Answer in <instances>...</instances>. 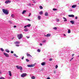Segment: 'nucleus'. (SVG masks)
<instances>
[{
    "instance_id": "44",
    "label": "nucleus",
    "mask_w": 79,
    "mask_h": 79,
    "mask_svg": "<svg viewBox=\"0 0 79 79\" xmlns=\"http://www.w3.org/2000/svg\"><path fill=\"white\" fill-rule=\"evenodd\" d=\"M54 73H56V71L54 70Z\"/></svg>"
},
{
    "instance_id": "33",
    "label": "nucleus",
    "mask_w": 79,
    "mask_h": 79,
    "mask_svg": "<svg viewBox=\"0 0 79 79\" xmlns=\"http://www.w3.org/2000/svg\"><path fill=\"white\" fill-rule=\"evenodd\" d=\"M52 60H53V59H52V58H50V59L49 60L50 61H52Z\"/></svg>"
},
{
    "instance_id": "5",
    "label": "nucleus",
    "mask_w": 79,
    "mask_h": 79,
    "mask_svg": "<svg viewBox=\"0 0 79 79\" xmlns=\"http://www.w3.org/2000/svg\"><path fill=\"white\" fill-rule=\"evenodd\" d=\"M27 76V74L26 73H24L21 75V77H25V76Z\"/></svg>"
},
{
    "instance_id": "12",
    "label": "nucleus",
    "mask_w": 79,
    "mask_h": 79,
    "mask_svg": "<svg viewBox=\"0 0 79 79\" xmlns=\"http://www.w3.org/2000/svg\"><path fill=\"white\" fill-rule=\"evenodd\" d=\"M9 75L10 76H12V75L11 74V71H9Z\"/></svg>"
},
{
    "instance_id": "45",
    "label": "nucleus",
    "mask_w": 79,
    "mask_h": 79,
    "mask_svg": "<svg viewBox=\"0 0 79 79\" xmlns=\"http://www.w3.org/2000/svg\"><path fill=\"white\" fill-rule=\"evenodd\" d=\"M45 42H46V41L45 40H44L43 41V43H44Z\"/></svg>"
},
{
    "instance_id": "55",
    "label": "nucleus",
    "mask_w": 79,
    "mask_h": 79,
    "mask_svg": "<svg viewBox=\"0 0 79 79\" xmlns=\"http://www.w3.org/2000/svg\"><path fill=\"white\" fill-rule=\"evenodd\" d=\"M70 61H72V60L71 59L70 60Z\"/></svg>"
},
{
    "instance_id": "10",
    "label": "nucleus",
    "mask_w": 79,
    "mask_h": 79,
    "mask_svg": "<svg viewBox=\"0 0 79 79\" xmlns=\"http://www.w3.org/2000/svg\"><path fill=\"white\" fill-rule=\"evenodd\" d=\"M45 35L46 36V37H50V36L51 35L50 34H47V35Z\"/></svg>"
},
{
    "instance_id": "29",
    "label": "nucleus",
    "mask_w": 79,
    "mask_h": 79,
    "mask_svg": "<svg viewBox=\"0 0 79 79\" xmlns=\"http://www.w3.org/2000/svg\"><path fill=\"white\" fill-rule=\"evenodd\" d=\"M26 61H27V62H29V59H26Z\"/></svg>"
},
{
    "instance_id": "14",
    "label": "nucleus",
    "mask_w": 79,
    "mask_h": 79,
    "mask_svg": "<svg viewBox=\"0 0 79 79\" xmlns=\"http://www.w3.org/2000/svg\"><path fill=\"white\" fill-rule=\"evenodd\" d=\"M76 6H77V5H73V6H72V7L74 8H76Z\"/></svg>"
},
{
    "instance_id": "43",
    "label": "nucleus",
    "mask_w": 79,
    "mask_h": 79,
    "mask_svg": "<svg viewBox=\"0 0 79 79\" xmlns=\"http://www.w3.org/2000/svg\"><path fill=\"white\" fill-rule=\"evenodd\" d=\"M77 16H76V17H75V19H77Z\"/></svg>"
},
{
    "instance_id": "56",
    "label": "nucleus",
    "mask_w": 79,
    "mask_h": 79,
    "mask_svg": "<svg viewBox=\"0 0 79 79\" xmlns=\"http://www.w3.org/2000/svg\"><path fill=\"white\" fill-rule=\"evenodd\" d=\"M1 73H2V72H0V74H1Z\"/></svg>"
},
{
    "instance_id": "20",
    "label": "nucleus",
    "mask_w": 79,
    "mask_h": 79,
    "mask_svg": "<svg viewBox=\"0 0 79 79\" xmlns=\"http://www.w3.org/2000/svg\"><path fill=\"white\" fill-rule=\"evenodd\" d=\"M63 19H64V21H67V20L65 18V17H64Z\"/></svg>"
},
{
    "instance_id": "26",
    "label": "nucleus",
    "mask_w": 79,
    "mask_h": 79,
    "mask_svg": "<svg viewBox=\"0 0 79 79\" xmlns=\"http://www.w3.org/2000/svg\"><path fill=\"white\" fill-rule=\"evenodd\" d=\"M68 33H71V30L69 29L68 31Z\"/></svg>"
},
{
    "instance_id": "42",
    "label": "nucleus",
    "mask_w": 79,
    "mask_h": 79,
    "mask_svg": "<svg viewBox=\"0 0 79 79\" xmlns=\"http://www.w3.org/2000/svg\"><path fill=\"white\" fill-rule=\"evenodd\" d=\"M74 56V54H73L72 55V56Z\"/></svg>"
},
{
    "instance_id": "7",
    "label": "nucleus",
    "mask_w": 79,
    "mask_h": 79,
    "mask_svg": "<svg viewBox=\"0 0 79 79\" xmlns=\"http://www.w3.org/2000/svg\"><path fill=\"white\" fill-rule=\"evenodd\" d=\"M68 16L69 17H74V15H69Z\"/></svg>"
},
{
    "instance_id": "24",
    "label": "nucleus",
    "mask_w": 79,
    "mask_h": 79,
    "mask_svg": "<svg viewBox=\"0 0 79 79\" xmlns=\"http://www.w3.org/2000/svg\"><path fill=\"white\" fill-rule=\"evenodd\" d=\"M31 24H29L28 25H27V27H31Z\"/></svg>"
},
{
    "instance_id": "50",
    "label": "nucleus",
    "mask_w": 79,
    "mask_h": 79,
    "mask_svg": "<svg viewBox=\"0 0 79 79\" xmlns=\"http://www.w3.org/2000/svg\"><path fill=\"white\" fill-rule=\"evenodd\" d=\"M50 79V77H48L47 79Z\"/></svg>"
},
{
    "instance_id": "52",
    "label": "nucleus",
    "mask_w": 79,
    "mask_h": 79,
    "mask_svg": "<svg viewBox=\"0 0 79 79\" xmlns=\"http://www.w3.org/2000/svg\"><path fill=\"white\" fill-rule=\"evenodd\" d=\"M40 45L41 46V45H42V43H40Z\"/></svg>"
},
{
    "instance_id": "8",
    "label": "nucleus",
    "mask_w": 79,
    "mask_h": 79,
    "mask_svg": "<svg viewBox=\"0 0 79 79\" xmlns=\"http://www.w3.org/2000/svg\"><path fill=\"white\" fill-rule=\"evenodd\" d=\"M10 1L9 0H7L6 1V2H5V3H6V4H8V3H10Z\"/></svg>"
},
{
    "instance_id": "31",
    "label": "nucleus",
    "mask_w": 79,
    "mask_h": 79,
    "mask_svg": "<svg viewBox=\"0 0 79 79\" xmlns=\"http://www.w3.org/2000/svg\"><path fill=\"white\" fill-rule=\"evenodd\" d=\"M31 79H35V77L34 76H33L31 77Z\"/></svg>"
},
{
    "instance_id": "49",
    "label": "nucleus",
    "mask_w": 79,
    "mask_h": 79,
    "mask_svg": "<svg viewBox=\"0 0 79 79\" xmlns=\"http://www.w3.org/2000/svg\"><path fill=\"white\" fill-rule=\"evenodd\" d=\"M16 45L17 46V47H19V45L18 44H16Z\"/></svg>"
},
{
    "instance_id": "40",
    "label": "nucleus",
    "mask_w": 79,
    "mask_h": 79,
    "mask_svg": "<svg viewBox=\"0 0 79 79\" xmlns=\"http://www.w3.org/2000/svg\"><path fill=\"white\" fill-rule=\"evenodd\" d=\"M14 53V52L13 51H11V53Z\"/></svg>"
},
{
    "instance_id": "58",
    "label": "nucleus",
    "mask_w": 79,
    "mask_h": 79,
    "mask_svg": "<svg viewBox=\"0 0 79 79\" xmlns=\"http://www.w3.org/2000/svg\"><path fill=\"white\" fill-rule=\"evenodd\" d=\"M34 0H32V1H34Z\"/></svg>"
},
{
    "instance_id": "57",
    "label": "nucleus",
    "mask_w": 79,
    "mask_h": 79,
    "mask_svg": "<svg viewBox=\"0 0 79 79\" xmlns=\"http://www.w3.org/2000/svg\"><path fill=\"white\" fill-rule=\"evenodd\" d=\"M12 39H14V38H12Z\"/></svg>"
},
{
    "instance_id": "11",
    "label": "nucleus",
    "mask_w": 79,
    "mask_h": 79,
    "mask_svg": "<svg viewBox=\"0 0 79 79\" xmlns=\"http://www.w3.org/2000/svg\"><path fill=\"white\" fill-rule=\"evenodd\" d=\"M45 64H46V63H45V62H43L41 63V64L42 66H44Z\"/></svg>"
},
{
    "instance_id": "36",
    "label": "nucleus",
    "mask_w": 79,
    "mask_h": 79,
    "mask_svg": "<svg viewBox=\"0 0 79 79\" xmlns=\"http://www.w3.org/2000/svg\"><path fill=\"white\" fill-rule=\"evenodd\" d=\"M37 52H40V50L39 49H38L37 50Z\"/></svg>"
},
{
    "instance_id": "1",
    "label": "nucleus",
    "mask_w": 79,
    "mask_h": 79,
    "mask_svg": "<svg viewBox=\"0 0 79 79\" xmlns=\"http://www.w3.org/2000/svg\"><path fill=\"white\" fill-rule=\"evenodd\" d=\"M2 11L3 13H4V14H5L6 15H8V10H7L3 9Z\"/></svg>"
},
{
    "instance_id": "23",
    "label": "nucleus",
    "mask_w": 79,
    "mask_h": 79,
    "mask_svg": "<svg viewBox=\"0 0 79 79\" xmlns=\"http://www.w3.org/2000/svg\"><path fill=\"white\" fill-rule=\"evenodd\" d=\"M45 16H48V13H47V12H46L45 13Z\"/></svg>"
},
{
    "instance_id": "2",
    "label": "nucleus",
    "mask_w": 79,
    "mask_h": 79,
    "mask_svg": "<svg viewBox=\"0 0 79 79\" xmlns=\"http://www.w3.org/2000/svg\"><path fill=\"white\" fill-rule=\"evenodd\" d=\"M23 36V34H21L20 35H18V37L19 38V39H22Z\"/></svg>"
},
{
    "instance_id": "41",
    "label": "nucleus",
    "mask_w": 79,
    "mask_h": 79,
    "mask_svg": "<svg viewBox=\"0 0 79 79\" xmlns=\"http://www.w3.org/2000/svg\"><path fill=\"white\" fill-rule=\"evenodd\" d=\"M27 27V25H26L24 27V28H26V27Z\"/></svg>"
},
{
    "instance_id": "16",
    "label": "nucleus",
    "mask_w": 79,
    "mask_h": 79,
    "mask_svg": "<svg viewBox=\"0 0 79 79\" xmlns=\"http://www.w3.org/2000/svg\"><path fill=\"white\" fill-rule=\"evenodd\" d=\"M39 14L40 15H42L43 14V11H40L39 12Z\"/></svg>"
},
{
    "instance_id": "13",
    "label": "nucleus",
    "mask_w": 79,
    "mask_h": 79,
    "mask_svg": "<svg viewBox=\"0 0 79 79\" xmlns=\"http://www.w3.org/2000/svg\"><path fill=\"white\" fill-rule=\"evenodd\" d=\"M27 56H31V57H32V56H31V55L30 54H28V53H27Z\"/></svg>"
},
{
    "instance_id": "21",
    "label": "nucleus",
    "mask_w": 79,
    "mask_h": 79,
    "mask_svg": "<svg viewBox=\"0 0 79 79\" xmlns=\"http://www.w3.org/2000/svg\"><path fill=\"white\" fill-rule=\"evenodd\" d=\"M38 19H39V20H40V19H41L40 16L39 15V16H38Z\"/></svg>"
},
{
    "instance_id": "39",
    "label": "nucleus",
    "mask_w": 79,
    "mask_h": 79,
    "mask_svg": "<svg viewBox=\"0 0 79 79\" xmlns=\"http://www.w3.org/2000/svg\"><path fill=\"white\" fill-rule=\"evenodd\" d=\"M24 56H23L22 57V60H23L24 59Z\"/></svg>"
},
{
    "instance_id": "28",
    "label": "nucleus",
    "mask_w": 79,
    "mask_h": 79,
    "mask_svg": "<svg viewBox=\"0 0 79 79\" xmlns=\"http://www.w3.org/2000/svg\"><path fill=\"white\" fill-rule=\"evenodd\" d=\"M52 10L53 11H56L57 10V9L55 8H53Z\"/></svg>"
},
{
    "instance_id": "54",
    "label": "nucleus",
    "mask_w": 79,
    "mask_h": 79,
    "mask_svg": "<svg viewBox=\"0 0 79 79\" xmlns=\"http://www.w3.org/2000/svg\"><path fill=\"white\" fill-rule=\"evenodd\" d=\"M9 23H11V21H9Z\"/></svg>"
},
{
    "instance_id": "34",
    "label": "nucleus",
    "mask_w": 79,
    "mask_h": 79,
    "mask_svg": "<svg viewBox=\"0 0 79 79\" xmlns=\"http://www.w3.org/2000/svg\"><path fill=\"white\" fill-rule=\"evenodd\" d=\"M0 79H5V78L4 77H0Z\"/></svg>"
},
{
    "instance_id": "53",
    "label": "nucleus",
    "mask_w": 79,
    "mask_h": 79,
    "mask_svg": "<svg viewBox=\"0 0 79 79\" xmlns=\"http://www.w3.org/2000/svg\"><path fill=\"white\" fill-rule=\"evenodd\" d=\"M63 35H64V36H66V35H65V34H64Z\"/></svg>"
},
{
    "instance_id": "51",
    "label": "nucleus",
    "mask_w": 79,
    "mask_h": 79,
    "mask_svg": "<svg viewBox=\"0 0 79 79\" xmlns=\"http://www.w3.org/2000/svg\"><path fill=\"white\" fill-rule=\"evenodd\" d=\"M14 28H15V27H16V26H14Z\"/></svg>"
},
{
    "instance_id": "30",
    "label": "nucleus",
    "mask_w": 79,
    "mask_h": 79,
    "mask_svg": "<svg viewBox=\"0 0 79 79\" xmlns=\"http://www.w3.org/2000/svg\"><path fill=\"white\" fill-rule=\"evenodd\" d=\"M1 51H2V52H4V49H3L2 48H1Z\"/></svg>"
},
{
    "instance_id": "4",
    "label": "nucleus",
    "mask_w": 79,
    "mask_h": 79,
    "mask_svg": "<svg viewBox=\"0 0 79 79\" xmlns=\"http://www.w3.org/2000/svg\"><path fill=\"white\" fill-rule=\"evenodd\" d=\"M27 66L29 68H32V67H34V66H35V65L32 64L31 65L28 64L27 65Z\"/></svg>"
},
{
    "instance_id": "6",
    "label": "nucleus",
    "mask_w": 79,
    "mask_h": 79,
    "mask_svg": "<svg viewBox=\"0 0 79 79\" xmlns=\"http://www.w3.org/2000/svg\"><path fill=\"white\" fill-rule=\"evenodd\" d=\"M4 55H5V56L7 57V58H8V57H9V55H8V54L6 53L5 52H4Z\"/></svg>"
},
{
    "instance_id": "9",
    "label": "nucleus",
    "mask_w": 79,
    "mask_h": 79,
    "mask_svg": "<svg viewBox=\"0 0 79 79\" xmlns=\"http://www.w3.org/2000/svg\"><path fill=\"white\" fill-rule=\"evenodd\" d=\"M70 23H71L72 24H74V21L71 20L70 21Z\"/></svg>"
},
{
    "instance_id": "19",
    "label": "nucleus",
    "mask_w": 79,
    "mask_h": 79,
    "mask_svg": "<svg viewBox=\"0 0 79 79\" xmlns=\"http://www.w3.org/2000/svg\"><path fill=\"white\" fill-rule=\"evenodd\" d=\"M24 31H25L26 32H27L28 31V29L27 28H25V29H24Z\"/></svg>"
},
{
    "instance_id": "46",
    "label": "nucleus",
    "mask_w": 79,
    "mask_h": 79,
    "mask_svg": "<svg viewBox=\"0 0 79 79\" xmlns=\"http://www.w3.org/2000/svg\"><path fill=\"white\" fill-rule=\"evenodd\" d=\"M74 59V57H73L72 58H71V60H73Z\"/></svg>"
},
{
    "instance_id": "25",
    "label": "nucleus",
    "mask_w": 79,
    "mask_h": 79,
    "mask_svg": "<svg viewBox=\"0 0 79 79\" xmlns=\"http://www.w3.org/2000/svg\"><path fill=\"white\" fill-rule=\"evenodd\" d=\"M40 8L41 10H42V9H43V7L42 6H40Z\"/></svg>"
},
{
    "instance_id": "35",
    "label": "nucleus",
    "mask_w": 79,
    "mask_h": 79,
    "mask_svg": "<svg viewBox=\"0 0 79 79\" xmlns=\"http://www.w3.org/2000/svg\"><path fill=\"white\" fill-rule=\"evenodd\" d=\"M58 68V65H56V69H57Z\"/></svg>"
},
{
    "instance_id": "15",
    "label": "nucleus",
    "mask_w": 79,
    "mask_h": 79,
    "mask_svg": "<svg viewBox=\"0 0 79 79\" xmlns=\"http://www.w3.org/2000/svg\"><path fill=\"white\" fill-rule=\"evenodd\" d=\"M14 44H19V42L18 41H16L15 42Z\"/></svg>"
},
{
    "instance_id": "17",
    "label": "nucleus",
    "mask_w": 79,
    "mask_h": 79,
    "mask_svg": "<svg viewBox=\"0 0 79 79\" xmlns=\"http://www.w3.org/2000/svg\"><path fill=\"white\" fill-rule=\"evenodd\" d=\"M13 55L15 56V57H16L17 58H18V56L16 55V54H14Z\"/></svg>"
},
{
    "instance_id": "18",
    "label": "nucleus",
    "mask_w": 79,
    "mask_h": 79,
    "mask_svg": "<svg viewBox=\"0 0 79 79\" xmlns=\"http://www.w3.org/2000/svg\"><path fill=\"white\" fill-rule=\"evenodd\" d=\"M26 12V11L25 10H23L22 12V14H24V13Z\"/></svg>"
},
{
    "instance_id": "37",
    "label": "nucleus",
    "mask_w": 79,
    "mask_h": 79,
    "mask_svg": "<svg viewBox=\"0 0 79 79\" xmlns=\"http://www.w3.org/2000/svg\"><path fill=\"white\" fill-rule=\"evenodd\" d=\"M56 21L57 22H58L59 21V19H56Z\"/></svg>"
},
{
    "instance_id": "48",
    "label": "nucleus",
    "mask_w": 79,
    "mask_h": 79,
    "mask_svg": "<svg viewBox=\"0 0 79 79\" xmlns=\"http://www.w3.org/2000/svg\"><path fill=\"white\" fill-rule=\"evenodd\" d=\"M27 20H28V21H31L29 19H27Z\"/></svg>"
},
{
    "instance_id": "32",
    "label": "nucleus",
    "mask_w": 79,
    "mask_h": 79,
    "mask_svg": "<svg viewBox=\"0 0 79 79\" xmlns=\"http://www.w3.org/2000/svg\"><path fill=\"white\" fill-rule=\"evenodd\" d=\"M11 17L12 18H14V15L13 14H12L11 15Z\"/></svg>"
},
{
    "instance_id": "38",
    "label": "nucleus",
    "mask_w": 79,
    "mask_h": 79,
    "mask_svg": "<svg viewBox=\"0 0 79 79\" xmlns=\"http://www.w3.org/2000/svg\"><path fill=\"white\" fill-rule=\"evenodd\" d=\"M31 13H30L28 15V16H31Z\"/></svg>"
},
{
    "instance_id": "27",
    "label": "nucleus",
    "mask_w": 79,
    "mask_h": 79,
    "mask_svg": "<svg viewBox=\"0 0 79 79\" xmlns=\"http://www.w3.org/2000/svg\"><path fill=\"white\" fill-rule=\"evenodd\" d=\"M53 29L55 30H56L57 29V27H53Z\"/></svg>"
},
{
    "instance_id": "47",
    "label": "nucleus",
    "mask_w": 79,
    "mask_h": 79,
    "mask_svg": "<svg viewBox=\"0 0 79 79\" xmlns=\"http://www.w3.org/2000/svg\"><path fill=\"white\" fill-rule=\"evenodd\" d=\"M27 39H29L30 38V37L27 36Z\"/></svg>"
},
{
    "instance_id": "3",
    "label": "nucleus",
    "mask_w": 79,
    "mask_h": 79,
    "mask_svg": "<svg viewBox=\"0 0 79 79\" xmlns=\"http://www.w3.org/2000/svg\"><path fill=\"white\" fill-rule=\"evenodd\" d=\"M16 67L17 68V69H20V70H23V67H22L21 66L19 67V66L18 65H16Z\"/></svg>"
},
{
    "instance_id": "22",
    "label": "nucleus",
    "mask_w": 79,
    "mask_h": 79,
    "mask_svg": "<svg viewBox=\"0 0 79 79\" xmlns=\"http://www.w3.org/2000/svg\"><path fill=\"white\" fill-rule=\"evenodd\" d=\"M6 51L7 53H10V51L8 50V49L6 50Z\"/></svg>"
}]
</instances>
